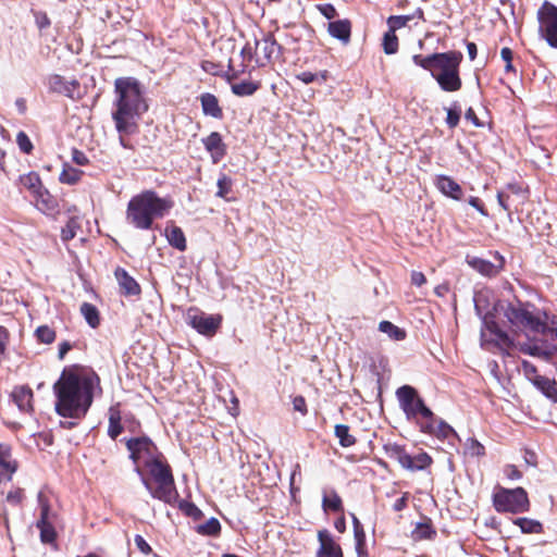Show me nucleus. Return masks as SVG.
Returning a JSON list of instances; mask_svg holds the SVG:
<instances>
[{
  "instance_id": "1",
  "label": "nucleus",
  "mask_w": 557,
  "mask_h": 557,
  "mask_svg": "<svg viewBox=\"0 0 557 557\" xmlns=\"http://www.w3.org/2000/svg\"><path fill=\"white\" fill-rule=\"evenodd\" d=\"M99 382L95 373L63 371L53 386L57 412L66 418L84 416L92 403L94 391L99 386Z\"/></svg>"
},
{
  "instance_id": "2",
  "label": "nucleus",
  "mask_w": 557,
  "mask_h": 557,
  "mask_svg": "<svg viewBox=\"0 0 557 557\" xmlns=\"http://www.w3.org/2000/svg\"><path fill=\"white\" fill-rule=\"evenodd\" d=\"M115 100L112 119L117 133L132 135L138 129L140 116L148 110L137 81L125 77L117 78L114 83ZM121 144L126 147L123 137Z\"/></svg>"
},
{
  "instance_id": "3",
  "label": "nucleus",
  "mask_w": 557,
  "mask_h": 557,
  "mask_svg": "<svg viewBox=\"0 0 557 557\" xmlns=\"http://www.w3.org/2000/svg\"><path fill=\"white\" fill-rule=\"evenodd\" d=\"M484 329L481 331L482 345L490 341H495L498 346L505 349H518L519 351L548 361L556 355L555 339L550 336L540 335L541 337H529L521 342L518 334L510 337L502 331L498 325L485 314L483 319Z\"/></svg>"
},
{
  "instance_id": "4",
  "label": "nucleus",
  "mask_w": 557,
  "mask_h": 557,
  "mask_svg": "<svg viewBox=\"0 0 557 557\" xmlns=\"http://www.w3.org/2000/svg\"><path fill=\"white\" fill-rule=\"evenodd\" d=\"M495 310L506 318L512 329L529 333L546 335L550 330L552 321H548L546 312L536 309L530 304L498 302Z\"/></svg>"
},
{
  "instance_id": "5",
  "label": "nucleus",
  "mask_w": 557,
  "mask_h": 557,
  "mask_svg": "<svg viewBox=\"0 0 557 557\" xmlns=\"http://www.w3.org/2000/svg\"><path fill=\"white\" fill-rule=\"evenodd\" d=\"M172 206L170 199L160 198L154 191L146 190L129 200L126 221L136 228L149 230L153 220L164 216Z\"/></svg>"
},
{
  "instance_id": "6",
  "label": "nucleus",
  "mask_w": 557,
  "mask_h": 557,
  "mask_svg": "<svg viewBox=\"0 0 557 557\" xmlns=\"http://www.w3.org/2000/svg\"><path fill=\"white\" fill-rule=\"evenodd\" d=\"M146 468L148 469L150 478L157 485L156 488H152L150 481L141 475L143 483L150 492L151 496L164 503L174 502L177 497V491L170 466L159 458Z\"/></svg>"
},
{
  "instance_id": "7",
  "label": "nucleus",
  "mask_w": 557,
  "mask_h": 557,
  "mask_svg": "<svg viewBox=\"0 0 557 557\" xmlns=\"http://www.w3.org/2000/svg\"><path fill=\"white\" fill-rule=\"evenodd\" d=\"M461 61L462 54L458 51L440 54L431 75L444 91L453 92L461 88V78L459 76Z\"/></svg>"
},
{
  "instance_id": "8",
  "label": "nucleus",
  "mask_w": 557,
  "mask_h": 557,
  "mask_svg": "<svg viewBox=\"0 0 557 557\" xmlns=\"http://www.w3.org/2000/svg\"><path fill=\"white\" fill-rule=\"evenodd\" d=\"M493 503L498 512L520 513L530 509L528 494L522 487H499L493 496Z\"/></svg>"
},
{
  "instance_id": "9",
  "label": "nucleus",
  "mask_w": 557,
  "mask_h": 557,
  "mask_svg": "<svg viewBox=\"0 0 557 557\" xmlns=\"http://www.w3.org/2000/svg\"><path fill=\"white\" fill-rule=\"evenodd\" d=\"M384 449L388 458L396 460L404 469L409 471H421L432 463L429 454L422 451L416 456H410L403 446L395 443L386 444Z\"/></svg>"
},
{
  "instance_id": "10",
  "label": "nucleus",
  "mask_w": 557,
  "mask_h": 557,
  "mask_svg": "<svg viewBox=\"0 0 557 557\" xmlns=\"http://www.w3.org/2000/svg\"><path fill=\"white\" fill-rule=\"evenodd\" d=\"M397 397L408 419L419 413L425 420H433V412L424 405L413 387L409 385L399 387L397 389Z\"/></svg>"
},
{
  "instance_id": "11",
  "label": "nucleus",
  "mask_w": 557,
  "mask_h": 557,
  "mask_svg": "<svg viewBox=\"0 0 557 557\" xmlns=\"http://www.w3.org/2000/svg\"><path fill=\"white\" fill-rule=\"evenodd\" d=\"M127 449L131 451V458L137 465L136 471L141 474L139 463L145 467L161 458L157 447L148 437L131 438L126 443Z\"/></svg>"
},
{
  "instance_id": "12",
  "label": "nucleus",
  "mask_w": 557,
  "mask_h": 557,
  "mask_svg": "<svg viewBox=\"0 0 557 557\" xmlns=\"http://www.w3.org/2000/svg\"><path fill=\"white\" fill-rule=\"evenodd\" d=\"M540 32L548 45L557 48V7L545 1L537 12Z\"/></svg>"
},
{
  "instance_id": "13",
  "label": "nucleus",
  "mask_w": 557,
  "mask_h": 557,
  "mask_svg": "<svg viewBox=\"0 0 557 557\" xmlns=\"http://www.w3.org/2000/svg\"><path fill=\"white\" fill-rule=\"evenodd\" d=\"M528 199L527 189L519 184H508L504 189L497 193L499 206L508 213L511 219L513 212H518Z\"/></svg>"
},
{
  "instance_id": "14",
  "label": "nucleus",
  "mask_w": 557,
  "mask_h": 557,
  "mask_svg": "<svg viewBox=\"0 0 557 557\" xmlns=\"http://www.w3.org/2000/svg\"><path fill=\"white\" fill-rule=\"evenodd\" d=\"M186 321L199 334L213 336L221 325L222 317L220 314H207L197 309H189L186 314Z\"/></svg>"
},
{
  "instance_id": "15",
  "label": "nucleus",
  "mask_w": 557,
  "mask_h": 557,
  "mask_svg": "<svg viewBox=\"0 0 557 557\" xmlns=\"http://www.w3.org/2000/svg\"><path fill=\"white\" fill-rule=\"evenodd\" d=\"M38 504L40 509V518L37 522V528L40 530V539L44 543H52L57 536L54 530L57 515L55 512L51 511L50 505L42 492L38 494Z\"/></svg>"
},
{
  "instance_id": "16",
  "label": "nucleus",
  "mask_w": 557,
  "mask_h": 557,
  "mask_svg": "<svg viewBox=\"0 0 557 557\" xmlns=\"http://www.w3.org/2000/svg\"><path fill=\"white\" fill-rule=\"evenodd\" d=\"M17 469V462L12 456L11 446L0 443V482L10 481Z\"/></svg>"
},
{
  "instance_id": "17",
  "label": "nucleus",
  "mask_w": 557,
  "mask_h": 557,
  "mask_svg": "<svg viewBox=\"0 0 557 557\" xmlns=\"http://www.w3.org/2000/svg\"><path fill=\"white\" fill-rule=\"evenodd\" d=\"M318 540L320 547L317 552V557H343V552L327 530H320L318 532Z\"/></svg>"
},
{
  "instance_id": "18",
  "label": "nucleus",
  "mask_w": 557,
  "mask_h": 557,
  "mask_svg": "<svg viewBox=\"0 0 557 557\" xmlns=\"http://www.w3.org/2000/svg\"><path fill=\"white\" fill-rule=\"evenodd\" d=\"M275 51L276 44L271 35H267L260 40H255V54L258 64L265 65L270 62Z\"/></svg>"
},
{
  "instance_id": "19",
  "label": "nucleus",
  "mask_w": 557,
  "mask_h": 557,
  "mask_svg": "<svg viewBox=\"0 0 557 557\" xmlns=\"http://www.w3.org/2000/svg\"><path fill=\"white\" fill-rule=\"evenodd\" d=\"M11 398L17 408L25 413H32L34 410L33 391L26 385L15 386L11 393Z\"/></svg>"
},
{
  "instance_id": "20",
  "label": "nucleus",
  "mask_w": 557,
  "mask_h": 557,
  "mask_svg": "<svg viewBox=\"0 0 557 557\" xmlns=\"http://www.w3.org/2000/svg\"><path fill=\"white\" fill-rule=\"evenodd\" d=\"M436 188L446 197L460 200L463 196L461 186L447 175H436L434 178Z\"/></svg>"
},
{
  "instance_id": "21",
  "label": "nucleus",
  "mask_w": 557,
  "mask_h": 557,
  "mask_svg": "<svg viewBox=\"0 0 557 557\" xmlns=\"http://www.w3.org/2000/svg\"><path fill=\"white\" fill-rule=\"evenodd\" d=\"M206 149L210 152L213 163H218L225 154V145L218 132H212L202 139Z\"/></svg>"
},
{
  "instance_id": "22",
  "label": "nucleus",
  "mask_w": 557,
  "mask_h": 557,
  "mask_svg": "<svg viewBox=\"0 0 557 557\" xmlns=\"http://www.w3.org/2000/svg\"><path fill=\"white\" fill-rule=\"evenodd\" d=\"M421 431L424 433L434 434L442 438L456 435L454 429L449 424L443 420H436L434 417L433 420H426L424 423H421Z\"/></svg>"
},
{
  "instance_id": "23",
  "label": "nucleus",
  "mask_w": 557,
  "mask_h": 557,
  "mask_svg": "<svg viewBox=\"0 0 557 557\" xmlns=\"http://www.w3.org/2000/svg\"><path fill=\"white\" fill-rule=\"evenodd\" d=\"M327 32L333 37L338 39L342 44L347 45L351 36V23L349 20H338L330 22Z\"/></svg>"
},
{
  "instance_id": "24",
  "label": "nucleus",
  "mask_w": 557,
  "mask_h": 557,
  "mask_svg": "<svg viewBox=\"0 0 557 557\" xmlns=\"http://www.w3.org/2000/svg\"><path fill=\"white\" fill-rule=\"evenodd\" d=\"M467 263L478 271L479 273L486 275V276H493L496 275L499 270L503 268V258H499V264L495 265L492 262L478 258V257H467Z\"/></svg>"
},
{
  "instance_id": "25",
  "label": "nucleus",
  "mask_w": 557,
  "mask_h": 557,
  "mask_svg": "<svg viewBox=\"0 0 557 557\" xmlns=\"http://www.w3.org/2000/svg\"><path fill=\"white\" fill-rule=\"evenodd\" d=\"M114 274L121 289L125 295L131 296L138 295L140 293L138 283L131 275H128L124 269H116Z\"/></svg>"
},
{
  "instance_id": "26",
  "label": "nucleus",
  "mask_w": 557,
  "mask_h": 557,
  "mask_svg": "<svg viewBox=\"0 0 557 557\" xmlns=\"http://www.w3.org/2000/svg\"><path fill=\"white\" fill-rule=\"evenodd\" d=\"M35 205L41 212L48 213L57 209V201L44 186L33 195Z\"/></svg>"
},
{
  "instance_id": "27",
  "label": "nucleus",
  "mask_w": 557,
  "mask_h": 557,
  "mask_svg": "<svg viewBox=\"0 0 557 557\" xmlns=\"http://www.w3.org/2000/svg\"><path fill=\"white\" fill-rule=\"evenodd\" d=\"M201 108L206 115H210L215 119L222 117V109L219 106L218 98L212 94H203L200 97Z\"/></svg>"
},
{
  "instance_id": "28",
  "label": "nucleus",
  "mask_w": 557,
  "mask_h": 557,
  "mask_svg": "<svg viewBox=\"0 0 557 557\" xmlns=\"http://www.w3.org/2000/svg\"><path fill=\"white\" fill-rule=\"evenodd\" d=\"M49 85L52 90L64 94L66 96L72 97L73 92L77 89L78 84L76 82H66L60 75H53L49 79Z\"/></svg>"
},
{
  "instance_id": "29",
  "label": "nucleus",
  "mask_w": 557,
  "mask_h": 557,
  "mask_svg": "<svg viewBox=\"0 0 557 557\" xmlns=\"http://www.w3.org/2000/svg\"><path fill=\"white\" fill-rule=\"evenodd\" d=\"M539 391H541L549 400L557 403V387L555 380L546 376H541L532 383Z\"/></svg>"
},
{
  "instance_id": "30",
  "label": "nucleus",
  "mask_w": 557,
  "mask_h": 557,
  "mask_svg": "<svg viewBox=\"0 0 557 557\" xmlns=\"http://www.w3.org/2000/svg\"><path fill=\"white\" fill-rule=\"evenodd\" d=\"M166 238L173 247L180 251L186 249V238L181 227L172 225L166 228Z\"/></svg>"
},
{
  "instance_id": "31",
  "label": "nucleus",
  "mask_w": 557,
  "mask_h": 557,
  "mask_svg": "<svg viewBox=\"0 0 557 557\" xmlns=\"http://www.w3.org/2000/svg\"><path fill=\"white\" fill-rule=\"evenodd\" d=\"M18 183L22 187L26 188L32 196L42 187L40 177L35 172L23 174L18 177Z\"/></svg>"
},
{
  "instance_id": "32",
  "label": "nucleus",
  "mask_w": 557,
  "mask_h": 557,
  "mask_svg": "<svg viewBox=\"0 0 557 557\" xmlns=\"http://www.w3.org/2000/svg\"><path fill=\"white\" fill-rule=\"evenodd\" d=\"M81 313L90 327L96 329L100 324L99 311L92 304L83 302Z\"/></svg>"
},
{
  "instance_id": "33",
  "label": "nucleus",
  "mask_w": 557,
  "mask_h": 557,
  "mask_svg": "<svg viewBox=\"0 0 557 557\" xmlns=\"http://www.w3.org/2000/svg\"><path fill=\"white\" fill-rule=\"evenodd\" d=\"M513 524L518 525L522 533L532 534L541 533L543 525L540 521L529 518H517L513 520Z\"/></svg>"
},
{
  "instance_id": "34",
  "label": "nucleus",
  "mask_w": 557,
  "mask_h": 557,
  "mask_svg": "<svg viewBox=\"0 0 557 557\" xmlns=\"http://www.w3.org/2000/svg\"><path fill=\"white\" fill-rule=\"evenodd\" d=\"M379 330L393 341H403L406 337V332L389 321H381Z\"/></svg>"
},
{
  "instance_id": "35",
  "label": "nucleus",
  "mask_w": 557,
  "mask_h": 557,
  "mask_svg": "<svg viewBox=\"0 0 557 557\" xmlns=\"http://www.w3.org/2000/svg\"><path fill=\"white\" fill-rule=\"evenodd\" d=\"M122 425H121V414L120 411L116 408L111 407L110 408V416H109V428H108V434L111 438H116L122 433Z\"/></svg>"
},
{
  "instance_id": "36",
  "label": "nucleus",
  "mask_w": 557,
  "mask_h": 557,
  "mask_svg": "<svg viewBox=\"0 0 557 557\" xmlns=\"http://www.w3.org/2000/svg\"><path fill=\"white\" fill-rule=\"evenodd\" d=\"M258 88L259 85L250 81L232 84V91L240 97L251 96Z\"/></svg>"
},
{
  "instance_id": "37",
  "label": "nucleus",
  "mask_w": 557,
  "mask_h": 557,
  "mask_svg": "<svg viewBox=\"0 0 557 557\" xmlns=\"http://www.w3.org/2000/svg\"><path fill=\"white\" fill-rule=\"evenodd\" d=\"M82 174V171L65 165L60 174L59 180L63 184L74 185L81 180Z\"/></svg>"
},
{
  "instance_id": "38",
  "label": "nucleus",
  "mask_w": 557,
  "mask_h": 557,
  "mask_svg": "<svg viewBox=\"0 0 557 557\" xmlns=\"http://www.w3.org/2000/svg\"><path fill=\"white\" fill-rule=\"evenodd\" d=\"M335 435L343 447L352 446L356 442L355 437L349 433V428L345 424L335 425Z\"/></svg>"
},
{
  "instance_id": "39",
  "label": "nucleus",
  "mask_w": 557,
  "mask_h": 557,
  "mask_svg": "<svg viewBox=\"0 0 557 557\" xmlns=\"http://www.w3.org/2000/svg\"><path fill=\"white\" fill-rule=\"evenodd\" d=\"M196 530L202 535H218L221 531V524L218 519L210 518L205 523L197 525Z\"/></svg>"
},
{
  "instance_id": "40",
  "label": "nucleus",
  "mask_w": 557,
  "mask_h": 557,
  "mask_svg": "<svg viewBox=\"0 0 557 557\" xmlns=\"http://www.w3.org/2000/svg\"><path fill=\"white\" fill-rule=\"evenodd\" d=\"M441 53H433L428 57H422L420 54H414L412 57V61L416 65L421 66L424 70H428L432 73V70L435 67V63L438 61V57Z\"/></svg>"
},
{
  "instance_id": "41",
  "label": "nucleus",
  "mask_w": 557,
  "mask_h": 557,
  "mask_svg": "<svg viewBox=\"0 0 557 557\" xmlns=\"http://www.w3.org/2000/svg\"><path fill=\"white\" fill-rule=\"evenodd\" d=\"M296 79L300 81L304 84H311L313 82H320L324 83L329 77L327 71H321L320 73H311V72H301L299 74H296Z\"/></svg>"
},
{
  "instance_id": "42",
  "label": "nucleus",
  "mask_w": 557,
  "mask_h": 557,
  "mask_svg": "<svg viewBox=\"0 0 557 557\" xmlns=\"http://www.w3.org/2000/svg\"><path fill=\"white\" fill-rule=\"evenodd\" d=\"M465 454L470 457H481L485 454V448L476 440L469 438L465 444Z\"/></svg>"
},
{
  "instance_id": "43",
  "label": "nucleus",
  "mask_w": 557,
  "mask_h": 557,
  "mask_svg": "<svg viewBox=\"0 0 557 557\" xmlns=\"http://www.w3.org/2000/svg\"><path fill=\"white\" fill-rule=\"evenodd\" d=\"M79 228V222L76 218H71L66 225L61 231V237L64 242H67L75 237L77 230Z\"/></svg>"
},
{
  "instance_id": "44",
  "label": "nucleus",
  "mask_w": 557,
  "mask_h": 557,
  "mask_svg": "<svg viewBox=\"0 0 557 557\" xmlns=\"http://www.w3.org/2000/svg\"><path fill=\"white\" fill-rule=\"evenodd\" d=\"M383 48H384L385 53H387V54H393L397 51L398 39H397V36L395 35V33L388 30L384 35Z\"/></svg>"
},
{
  "instance_id": "45",
  "label": "nucleus",
  "mask_w": 557,
  "mask_h": 557,
  "mask_svg": "<svg viewBox=\"0 0 557 557\" xmlns=\"http://www.w3.org/2000/svg\"><path fill=\"white\" fill-rule=\"evenodd\" d=\"M323 507L325 510L330 509L333 511H339L342 509V499L335 492H333L323 497Z\"/></svg>"
},
{
  "instance_id": "46",
  "label": "nucleus",
  "mask_w": 557,
  "mask_h": 557,
  "mask_svg": "<svg viewBox=\"0 0 557 557\" xmlns=\"http://www.w3.org/2000/svg\"><path fill=\"white\" fill-rule=\"evenodd\" d=\"M36 337L44 344H51L55 339V332L47 325H41L36 330Z\"/></svg>"
},
{
  "instance_id": "47",
  "label": "nucleus",
  "mask_w": 557,
  "mask_h": 557,
  "mask_svg": "<svg viewBox=\"0 0 557 557\" xmlns=\"http://www.w3.org/2000/svg\"><path fill=\"white\" fill-rule=\"evenodd\" d=\"M433 531L428 523H418L412 531V537L416 541L430 539Z\"/></svg>"
},
{
  "instance_id": "48",
  "label": "nucleus",
  "mask_w": 557,
  "mask_h": 557,
  "mask_svg": "<svg viewBox=\"0 0 557 557\" xmlns=\"http://www.w3.org/2000/svg\"><path fill=\"white\" fill-rule=\"evenodd\" d=\"M231 188H232V180L230 177H227L226 175H222L219 180H218V191H216V196L218 197H221V198H224L226 200H228L226 198L227 194L231 191Z\"/></svg>"
},
{
  "instance_id": "49",
  "label": "nucleus",
  "mask_w": 557,
  "mask_h": 557,
  "mask_svg": "<svg viewBox=\"0 0 557 557\" xmlns=\"http://www.w3.org/2000/svg\"><path fill=\"white\" fill-rule=\"evenodd\" d=\"M410 16L408 15H399V16H389L387 20V25L389 28V32L395 33L397 29L406 26V24L409 22Z\"/></svg>"
},
{
  "instance_id": "50",
  "label": "nucleus",
  "mask_w": 557,
  "mask_h": 557,
  "mask_svg": "<svg viewBox=\"0 0 557 557\" xmlns=\"http://www.w3.org/2000/svg\"><path fill=\"white\" fill-rule=\"evenodd\" d=\"M521 366H522V370H523L525 377L531 383H533L534 381H536L539 377L542 376L541 374H539L537 369L533 363H531L527 360H523Z\"/></svg>"
},
{
  "instance_id": "51",
  "label": "nucleus",
  "mask_w": 557,
  "mask_h": 557,
  "mask_svg": "<svg viewBox=\"0 0 557 557\" xmlns=\"http://www.w3.org/2000/svg\"><path fill=\"white\" fill-rule=\"evenodd\" d=\"M16 143L21 151L24 153H29L33 150V144L24 132H18L16 136Z\"/></svg>"
},
{
  "instance_id": "52",
  "label": "nucleus",
  "mask_w": 557,
  "mask_h": 557,
  "mask_svg": "<svg viewBox=\"0 0 557 557\" xmlns=\"http://www.w3.org/2000/svg\"><path fill=\"white\" fill-rule=\"evenodd\" d=\"M318 11L327 20L337 17L338 13L335 7L331 3H321L317 5Z\"/></svg>"
},
{
  "instance_id": "53",
  "label": "nucleus",
  "mask_w": 557,
  "mask_h": 557,
  "mask_svg": "<svg viewBox=\"0 0 557 557\" xmlns=\"http://www.w3.org/2000/svg\"><path fill=\"white\" fill-rule=\"evenodd\" d=\"M500 57H502V59L506 63L505 70L507 72L512 71L513 70V66H512V63H511V61H512V51L509 48L505 47L500 51Z\"/></svg>"
},
{
  "instance_id": "54",
  "label": "nucleus",
  "mask_w": 557,
  "mask_h": 557,
  "mask_svg": "<svg viewBox=\"0 0 557 557\" xmlns=\"http://www.w3.org/2000/svg\"><path fill=\"white\" fill-rule=\"evenodd\" d=\"M460 120V113L454 109H447L446 123L449 127H456Z\"/></svg>"
},
{
  "instance_id": "55",
  "label": "nucleus",
  "mask_w": 557,
  "mask_h": 557,
  "mask_svg": "<svg viewBox=\"0 0 557 557\" xmlns=\"http://www.w3.org/2000/svg\"><path fill=\"white\" fill-rule=\"evenodd\" d=\"M201 67L205 72L212 74V75H218L222 71V69L219 64H215L211 61H203L201 63Z\"/></svg>"
},
{
  "instance_id": "56",
  "label": "nucleus",
  "mask_w": 557,
  "mask_h": 557,
  "mask_svg": "<svg viewBox=\"0 0 557 557\" xmlns=\"http://www.w3.org/2000/svg\"><path fill=\"white\" fill-rule=\"evenodd\" d=\"M22 499H23V491L20 488L11 491L7 495V500L14 505L20 504L22 502Z\"/></svg>"
},
{
  "instance_id": "57",
  "label": "nucleus",
  "mask_w": 557,
  "mask_h": 557,
  "mask_svg": "<svg viewBox=\"0 0 557 557\" xmlns=\"http://www.w3.org/2000/svg\"><path fill=\"white\" fill-rule=\"evenodd\" d=\"M354 533L356 545H358L359 548H362V546L366 545V533L363 531V528L357 525V528L354 529Z\"/></svg>"
},
{
  "instance_id": "58",
  "label": "nucleus",
  "mask_w": 557,
  "mask_h": 557,
  "mask_svg": "<svg viewBox=\"0 0 557 557\" xmlns=\"http://www.w3.org/2000/svg\"><path fill=\"white\" fill-rule=\"evenodd\" d=\"M135 544L137 548L144 554H149L151 552L150 545L145 541V539L141 535L135 536Z\"/></svg>"
},
{
  "instance_id": "59",
  "label": "nucleus",
  "mask_w": 557,
  "mask_h": 557,
  "mask_svg": "<svg viewBox=\"0 0 557 557\" xmlns=\"http://www.w3.org/2000/svg\"><path fill=\"white\" fill-rule=\"evenodd\" d=\"M293 406L296 411H299L301 413H306L307 411L305 398L301 396H297L294 398Z\"/></svg>"
},
{
  "instance_id": "60",
  "label": "nucleus",
  "mask_w": 557,
  "mask_h": 557,
  "mask_svg": "<svg viewBox=\"0 0 557 557\" xmlns=\"http://www.w3.org/2000/svg\"><path fill=\"white\" fill-rule=\"evenodd\" d=\"M469 205L476 209L481 215L487 216V212L485 211L483 205L481 203L480 199L478 197H470Z\"/></svg>"
},
{
  "instance_id": "61",
  "label": "nucleus",
  "mask_w": 557,
  "mask_h": 557,
  "mask_svg": "<svg viewBox=\"0 0 557 557\" xmlns=\"http://www.w3.org/2000/svg\"><path fill=\"white\" fill-rule=\"evenodd\" d=\"M426 282V278L422 272L413 271L411 273V283L416 286H422Z\"/></svg>"
},
{
  "instance_id": "62",
  "label": "nucleus",
  "mask_w": 557,
  "mask_h": 557,
  "mask_svg": "<svg viewBox=\"0 0 557 557\" xmlns=\"http://www.w3.org/2000/svg\"><path fill=\"white\" fill-rule=\"evenodd\" d=\"M73 161L78 165H85V164H87L88 159L83 152H81L78 150H74Z\"/></svg>"
},
{
  "instance_id": "63",
  "label": "nucleus",
  "mask_w": 557,
  "mask_h": 557,
  "mask_svg": "<svg viewBox=\"0 0 557 557\" xmlns=\"http://www.w3.org/2000/svg\"><path fill=\"white\" fill-rule=\"evenodd\" d=\"M72 349V345L69 342H62L59 344V358L63 359L65 355Z\"/></svg>"
},
{
  "instance_id": "64",
  "label": "nucleus",
  "mask_w": 557,
  "mask_h": 557,
  "mask_svg": "<svg viewBox=\"0 0 557 557\" xmlns=\"http://www.w3.org/2000/svg\"><path fill=\"white\" fill-rule=\"evenodd\" d=\"M545 336H550L552 339H555L556 345V354H557V322L552 321L550 330Z\"/></svg>"
}]
</instances>
